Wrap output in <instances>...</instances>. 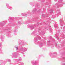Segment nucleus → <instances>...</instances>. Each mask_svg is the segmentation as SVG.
Segmentation results:
<instances>
[{
    "mask_svg": "<svg viewBox=\"0 0 65 65\" xmlns=\"http://www.w3.org/2000/svg\"><path fill=\"white\" fill-rule=\"evenodd\" d=\"M16 50H18V47H16Z\"/></svg>",
    "mask_w": 65,
    "mask_h": 65,
    "instance_id": "obj_1",
    "label": "nucleus"
}]
</instances>
